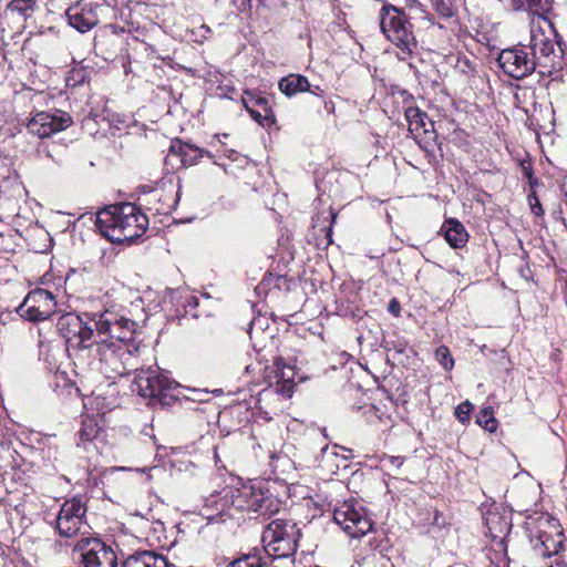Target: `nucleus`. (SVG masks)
Instances as JSON below:
<instances>
[{
    "instance_id": "1",
    "label": "nucleus",
    "mask_w": 567,
    "mask_h": 567,
    "mask_svg": "<svg viewBox=\"0 0 567 567\" xmlns=\"http://www.w3.org/2000/svg\"><path fill=\"white\" fill-rule=\"evenodd\" d=\"M96 337L80 360L106 379L124 377L136 370L140 344L133 342L136 322L123 310L105 309L93 318Z\"/></svg>"
},
{
    "instance_id": "2",
    "label": "nucleus",
    "mask_w": 567,
    "mask_h": 567,
    "mask_svg": "<svg viewBox=\"0 0 567 567\" xmlns=\"http://www.w3.org/2000/svg\"><path fill=\"white\" fill-rule=\"evenodd\" d=\"M95 226L112 243H131L146 231L148 218L135 204L122 203L100 210Z\"/></svg>"
},
{
    "instance_id": "3",
    "label": "nucleus",
    "mask_w": 567,
    "mask_h": 567,
    "mask_svg": "<svg viewBox=\"0 0 567 567\" xmlns=\"http://www.w3.org/2000/svg\"><path fill=\"white\" fill-rule=\"evenodd\" d=\"M223 508L228 507V513L220 512V519L225 515L233 516L230 511L256 513L259 516H271L279 512L280 502L277 497L264 492L260 486L244 484L237 488H230L221 499Z\"/></svg>"
},
{
    "instance_id": "4",
    "label": "nucleus",
    "mask_w": 567,
    "mask_h": 567,
    "mask_svg": "<svg viewBox=\"0 0 567 567\" xmlns=\"http://www.w3.org/2000/svg\"><path fill=\"white\" fill-rule=\"evenodd\" d=\"M558 34L548 24L547 30L540 27H532L528 49L532 51V59L536 66L540 68L539 73L549 76L557 74L565 66L564 51L557 40Z\"/></svg>"
},
{
    "instance_id": "5",
    "label": "nucleus",
    "mask_w": 567,
    "mask_h": 567,
    "mask_svg": "<svg viewBox=\"0 0 567 567\" xmlns=\"http://www.w3.org/2000/svg\"><path fill=\"white\" fill-rule=\"evenodd\" d=\"M300 530L295 523L276 518L264 529L261 543L268 558L287 559L293 564Z\"/></svg>"
},
{
    "instance_id": "6",
    "label": "nucleus",
    "mask_w": 567,
    "mask_h": 567,
    "mask_svg": "<svg viewBox=\"0 0 567 567\" xmlns=\"http://www.w3.org/2000/svg\"><path fill=\"white\" fill-rule=\"evenodd\" d=\"M379 18L382 33L401 51L400 59L405 60L416 49L412 24L405 12L395 6L384 4Z\"/></svg>"
},
{
    "instance_id": "7",
    "label": "nucleus",
    "mask_w": 567,
    "mask_h": 567,
    "mask_svg": "<svg viewBox=\"0 0 567 567\" xmlns=\"http://www.w3.org/2000/svg\"><path fill=\"white\" fill-rule=\"evenodd\" d=\"M102 312L78 315L68 312L62 315L56 322V329L60 336L65 339L69 348L78 351L80 359L90 343L95 340L96 328L93 318Z\"/></svg>"
},
{
    "instance_id": "8",
    "label": "nucleus",
    "mask_w": 567,
    "mask_h": 567,
    "mask_svg": "<svg viewBox=\"0 0 567 567\" xmlns=\"http://www.w3.org/2000/svg\"><path fill=\"white\" fill-rule=\"evenodd\" d=\"M136 374L132 383V391L151 402L168 405L177 398L175 391L178 388L176 381L164 374L158 368L135 370Z\"/></svg>"
},
{
    "instance_id": "9",
    "label": "nucleus",
    "mask_w": 567,
    "mask_h": 567,
    "mask_svg": "<svg viewBox=\"0 0 567 567\" xmlns=\"http://www.w3.org/2000/svg\"><path fill=\"white\" fill-rule=\"evenodd\" d=\"M334 522L352 538L369 533L373 522L367 508L357 499H346L333 509Z\"/></svg>"
},
{
    "instance_id": "10",
    "label": "nucleus",
    "mask_w": 567,
    "mask_h": 567,
    "mask_svg": "<svg viewBox=\"0 0 567 567\" xmlns=\"http://www.w3.org/2000/svg\"><path fill=\"white\" fill-rule=\"evenodd\" d=\"M73 557L83 567H117V556L111 546L96 537H82L73 547Z\"/></svg>"
},
{
    "instance_id": "11",
    "label": "nucleus",
    "mask_w": 567,
    "mask_h": 567,
    "mask_svg": "<svg viewBox=\"0 0 567 567\" xmlns=\"http://www.w3.org/2000/svg\"><path fill=\"white\" fill-rule=\"evenodd\" d=\"M56 309V301L52 292L37 288L31 290L22 303L17 308L18 315L29 321H44L49 319Z\"/></svg>"
},
{
    "instance_id": "12",
    "label": "nucleus",
    "mask_w": 567,
    "mask_h": 567,
    "mask_svg": "<svg viewBox=\"0 0 567 567\" xmlns=\"http://www.w3.org/2000/svg\"><path fill=\"white\" fill-rule=\"evenodd\" d=\"M86 502L82 496L65 501L56 517V529L63 537H73L85 527Z\"/></svg>"
},
{
    "instance_id": "13",
    "label": "nucleus",
    "mask_w": 567,
    "mask_h": 567,
    "mask_svg": "<svg viewBox=\"0 0 567 567\" xmlns=\"http://www.w3.org/2000/svg\"><path fill=\"white\" fill-rule=\"evenodd\" d=\"M73 125L72 116L64 111L38 112L27 124L30 134L39 138L50 137L52 134L62 132Z\"/></svg>"
},
{
    "instance_id": "14",
    "label": "nucleus",
    "mask_w": 567,
    "mask_h": 567,
    "mask_svg": "<svg viewBox=\"0 0 567 567\" xmlns=\"http://www.w3.org/2000/svg\"><path fill=\"white\" fill-rule=\"evenodd\" d=\"M497 62L508 76L520 80L536 69V62L530 56L527 47H514L501 51Z\"/></svg>"
},
{
    "instance_id": "15",
    "label": "nucleus",
    "mask_w": 567,
    "mask_h": 567,
    "mask_svg": "<svg viewBox=\"0 0 567 567\" xmlns=\"http://www.w3.org/2000/svg\"><path fill=\"white\" fill-rule=\"evenodd\" d=\"M241 102L250 116L264 128H271L275 125V113L266 96L257 92L245 91Z\"/></svg>"
},
{
    "instance_id": "16",
    "label": "nucleus",
    "mask_w": 567,
    "mask_h": 567,
    "mask_svg": "<svg viewBox=\"0 0 567 567\" xmlns=\"http://www.w3.org/2000/svg\"><path fill=\"white\" fill-rule=\"evenodd\" d=\"M40 0H11L4 11L3 19L11 31H20L24 22L39 6Z\"/></svg>"
},
{
    "instance_id": "17",
    "label": "nucleus",
    "mask_w": 567,
    "mask_h": 567,
    "mask_svg": "<svg viewBox=\"0 0 567 567\" xmlns=\"http://www.w3.org/2000/svg\"><path fill=\"white\" fill-rule=\"evenodd\" d=\"M204 154H206L208 157H213L208 151H204L189 143H184L181 140H174L171 143L169 151L165 161L167 164L174 166V158H178L181 166H190L197 164Z\"/></svg>"
},
{
    "instance_id": "18",
    "label": "nucleus",
    "mask_w": 567,
    "mask_h": 567,
    "mask_svg": "<svg viewBox=\"0 0 567 567\" xmlns=\"http://www.w3.org/2000/svg\"><path fill=\"white\" fill-rule=\"evenodd\" d=\"M100 7L75 6L66 11L68 20L71 27L84 33L99 23L97 9Z\"/></svg>"
},
{
    "instance_id": "19",
    "label": "nucleus",
    "mask_w": 567,
    "mask_h": 567,
    "mask_svg": "<svg viewBox=\"0 0 567 567\" xmlns=\"http://www.w3.org/2000/svg\"><path fill=\"white\" fill-rule=\"evenodd\" d=\"M530 542L535 553L543 557L558 555L564 546L563 534L560 532L551 535L545 530H539L535 537H530Z\"/></svg>"
},
{
    "instance_id": "20",
    "label": "nucleus",
    "mask_w": 567,
    "mask_h": 567,
    "mask_svg": "<svg viewBox=\"0 0 567 567\" xmlns=\"http://www.w3.org/2000/svg\"><path fill=\"white\" fill-rule=\"evenodd\" d=\"M440 233L443 234L447 244L454 249L465 247L470 237L464 225L455 218L446 219L443 223Z\"/></svg>"
},
{
    "instance_id": "21",
    "label": "nucleus",
    "mask_w": 567,
    "mask_h": 567,
    "mask_svg": "<svg viewBox=\"0 0 567 567\" xmlns=\"http://www.w3.org/2000/svg\"><path fill=\"white\" fill-rule=\"evenodd\" d=\"M122 567H169L167 559L152 550L136 551L130 555Z\"/></svg>"
},
{
    "instance_id": "22",
    "label": "nucleus",
    "mask_w": 567,
    "mask_h": 567,
    "mask_svg": "<svg viewBox=\"0 0 567 567\" xmlns=\"http://www.w3.org/2000/svg\"><path fill=\"white\" fill-rule=\"evenodd\" d=\"M102 419L96 415H83L81 421V427L79 434V446H86L87 443H92L101 433L103 425L101 424Z\"/></svg>"
},
{
    "instance_id": "23",
    "label": "nucleus",
    "mask_w": 567,
    "mask_h": 567,
    "mask_svg": "<svg viewBox=\"0 0 567 567\" xmlns=\"http://www.w3.org/2000/svg\"><path fill=\"white\" fill-rule=\"evenodd\" d=\"M405 118L409 123V130L413 134H427L434 131V123L425 112L417 107H408L405 110Z\"/></svg>"
},
{
    "instance_id": "24",
    "label": "nucleus",
    "mask_w": 567,
    "mask_h": 567,
    "mask_svg": "<svg viewBox=\"0 0 567 567\" xmlns=\"http://www.w3.org/2000/svg\"><path fill=\"white\" fill-rule=\"evenodd\" d=\"M279 90L288 97L310 90L308 79L301 74H288L279 81Z\"/></svg>"
},
{
    "instance_id": "25",
    "label": "nucleus",
    "mask_w": 567,
    "mask_h": 567,
    "mask_svg": "<svg viewBox=\"0 0 567 567\" xmlns=\"http://www.w3.org/2000/svg\"><path fill=\"white\" fill-rule=\"evenodd\" d=\"M147 209L154 210L156 214H167L176 204L177 198L163 194L158 188L151 192L145 199Z\"/></svg>"
},
{
    "instance_id": "26",
    "label": "nucleus",
    "mask_w": 567,
    "mask_h": 567,
    "mask_svg": "<svg viewBox=\"0 0 567 567\" xmlns=\"http://www.w3.org/2000/svg\"><path fill=\"white\" fill-rule=\"evenodd\" d=\"M476 423L488 432H495L497 420L493 415V409L491 406L482 409L476 416Z\"/></svg>"
},
{
    "instance_id": "27",
    "label": "nucleus",
    "mask_w": 567,
    "mask_h": 567,
    "mask_svg": "<svg viewBox=\"0 0 567 567\" xmlns=\"http://www.w3.org/2000/svg\"><path fill=\"white\" fill-rule=\"evenodd\" d=\"M227 567H268V561L259 555H246L233 561Z\"/></svg>"
},
{
    "instance_id": "28",
    "label": "nucleus",
    "mask_w": 567,
    "mask_h": 567,
    "mask_svg": "<svg viewBox=\"0 0 567 567\" xmlns=\"http://www.w3.org/2000/svg\"><path fill=\"white\" fill-rule=\"evenodd\" d=\"M288 371L290 372V374H286L285 371L281 372L282 382L280 383L278 381L276 385V392L280 393L285 398H291L293 393V370L291 368H288Z\"/></svg>"
},
{
    "instance_id": "29",
    "label": "nucleus",
    "mask_w": 567,
    "mask_h": 567,
    "mask_svg": "<svg viewBox=\"0 0 567 567\" xmlns=\"http://www.w3.org/2000/svg\"><path fill=\"white\" fill-rule=\"evenodd\" d=\"M433 10L440 18L449 19L454 14L452 0H431Z\"/></svg>"
},
{
    "instance_id": "30",
    "label": "nucleus",
    "mask_w": 567,
    "mask_h": 567,
    "mask_svg": "<svg viewBox=\"0 0 567 567\" xmlns=\"http://www.w3.org/2000/svg\"><path fill=\"white\" fill-rule=\"evenodd\" d=\"M435 359L444 368V370L450 371L454 367V360L447 347L441 346L435 351Z\"/></svg>"
},
{
    "instance_id": "31",
    "label": "nucleus",
    "mask_w": 567,
    "mask_h": 567,
    "mask_svg": "<svg viewBox=\"0 0 567 567\" xmlns=\"http://www.w3.org/2000/svg\"><path fill=\"white\" fill-rule=\"evenodd\" d=\"M258 8L270 12H280L286 7L285 0H257Z\"/></svg>"
},
{
    "instance_id": "32",
    "label": "nucleus",
    "mask_w": 567,
    "mask_h": 567,
    "mask_svg": "<svg viewBox=\"0 0 567 567\" xmlns=\"http://www.w3.org/2000/svg\"><path fill=\"white\" fill-rule=\"evenodd\" d=\"M473 404L468 401H465L456 406L455 416L462 423H466L470 420V414L473 410Z\"/></svg>"
},
{
    "instance_id": "33",
    "label": "nucleus",
    "mask_w": 567,
    "mask_h": 567,
    "mask_svg": "<svg viewBox=\"0 0 567 567\" xmlns=\"http://www.w3.org/2000/svg\"><path fill=\"white\" fill-rule=\"evenodd\" d=\"M503 8L511 12L528 10L525 0H498Z\"/></svg>"
},
{
    "instance_id": "34",
    "label": "nucleus",
    "mask_w": 567,
    "mask_h": 567,
    "mask_svg": "<svg viewBox=\"0 0 567 567\" xmlns=\"http://www.w3.org/2000/svg\"><path fill=\"white\" fill-rule=\"evenodd\" d=\"M528 10L538 13L547 12L550 9L551 0H525Z\"/></svg>"
},
{
    "instance_id": "35",
    "label": "nucleus",
    "mask_w": 567,
    "mask_h": 567,
    "mask_svg": "<svg viewBox=\"0 0 567 567\" xmlns=\"http://www.w3.org/2000/svg\"><path fill=\"white\" fill-rule=\"evenodd\" d=\"M527 199H528V204L530 206L532 213L535 214L536 216H543L544 209L542 207V204H540L536 193L530 192V194H528V196H527Z\"/></svg>"
},
{
    "instance_id": "36",
    "label": "nucleus",
    "mask_w": 567,
    "mask_h": 567,
    "mask_svg": "<svg viewBox=\"0 0 567 567\" xmlns=\"http://www.w3.org/2000/svg\"><path fill=\"white\" fill-rule=\"evenodd\" d=\"M39 152L43 153L47 157L51 158L55 163H61L62 162V156L60 154L54 155V153L48 146L41 147L39 150Z\"/></svg>"
},
{
    "instance_id": "37",
    "label": "nucleus",
    "mask_w": 567,
    "mask_h": 567,
    "mask_svg": "<svg viewBox=\"0 0 567 567\" xmlns=\"http://www.w3.org/2000/svg\"><path fill=\"white\" fill-rule=\"evenodd\" d=\"M389 311L394 315L395 317H398L400 315V311H401V307H400V303L396 299H391L390 303H389Z\"/></svg>"
},
{
    "instance_id": "38",
    "label": "nucleus",
    "mask_w": 567,
    "mask_h": 567,
    "mask_svg": "<svg viewBox=\"0 0 567 567\" xmlns=\"http://www.w3.org/2000/svg\"><path fill=\"white\" fill-rule=\"evenodd\" d=\"M551 567H567V553L559 555Z\"/></svg>"
},
{
    "instance_id": "39",
    "label": "nucleus",
    "mask_w": 567,
    "mask_h": 567,
    "mask_svg": "<svg viewBox=\"0 0 567 567\" xmlns=\"http://www.w3.org/2000/svg\"><path fill=\"white\" fill-rule=\"evenodd\" d=\"M409 7L411 10H414L416 13H420V14L425 13L424 6L416 0H412L411 3L409 4Z\"/></svg>"
},
{
    "instance_id": "40",
    "label": "nucleus",
    "mask_w": 567,
    "mask_h": 567,
    "mask_svg": "<svg viewBox=\"0 0 567 567\" xmlns=\"http://www.w3.org/2000/svg\"><path fill=\"white\" fill-rule=\"evenodd\" d=\"M233 3L239 11H245L250 7V0H233Z\"/></svg>"
},
{
    "instance_id": "41",
    "label": "nucleus",
    "mask_w": 567,
    "mask_h": 567,
    "mask_svg": "<svg viewBox=\"0 0 567 567\" xmlns=\"http://www.w3.org/2000/svg\"><path fill=\"white\" fill-rule=\"evenodd\" d=\"M259 329H261V319L252 320L250 323V331H249L250 339L254 338V333H256V331Z\"/></svg>"
},
{
    "instance_id": "42",
    "label": "nucleus",
    "mask_w": 567,
    "mask_h": 567,
    "mask_svg": "<svg viewBox=\"0 0 567 567\" xmlns=\"http://www.w3.org/2000/svg\"><path fill=\"white\" fill-rule=\"evenodd\" d=\"M528 183L532 192H535V188L540 184L539 179L534 177L533 172H528Z\"/></svg>"
},
{
    "instance_id": "43",
    "label": "nucleus",
    "mask_w": 567,
    "mask_h": 567,
    "mask_svg": "<svg viewBox=\"0 0 567 567\" xmlns=\"http://www.w3.org/2000/svg\"><path fill=\"white\" fill-rule=\"evenodd\" d=\"M388 462L392 466L399 468L403 464V458L401 456H389Z\"/></svg>"
},
{
    "instance_id": "44",
    "label": "nucleus",
    "mask_w": 567,
    "mask_h": 567,
    "mask_svg": "<svg viewBox=\"0 0 567 567\" xmlns=\"http://www.w3.org/2000/svg\"><path fill=\"white\" fill-rule=\"evenodd\" d=\"M328 214H329V218H330V220H331V224H330V225H332V224L336 221L337 213H336L332 208H330ZM331 231H332V227H331V226H329V227H328L327 237H329V238H330V236H331Z\"/></svg>"
},
{
    "instance_id": "45",
    "label": "nucleus",
    "mask_w": 567,
    "mask_h": 567,
    "mask_svg": "<svg viewBox=\"0 0 567 567\" xmlns=\"http://www.w3.org/2000/svg\"><path fill=\"white\" fill-rule=\"evenodd\" d=\"M9 29V25L6 24V19H3V13L0 14V33H6Z\"/></svg>"
},
{
    "instance_id": "46",
    "label": "nucleus",
    "mask_w": 567,
    "mask_h": 567,
    "mask_svg": "<svg viewBox=\"0 0 567 567\" xmlns=\"http://www.w3.org/2000/svg\"><path fill=\"white\" fill-rule=\"evenodd\" d=\"M224 155H225L227 158H230V159L235 161V159H236L237 152H236V151H234V150H228V148H226V150L224 151Z\"/></svg>"
},
{
    "instance_id": "47",
    "label": "nucleus",
    "mask_w": 567,
    "mask_h": 567,
    "mask_svg": "<svg viewBox=\"0 0 567 567\" xmlns=\"http://www.w3.org/2000/svg\"><path fill=\"white\" fill-rule=\"evenodd\" d=\"M324 110L328 112V113H333L334 112V103L332 101H324Z\"/></svg>"
},
{
    "instance_id": "48",
    "label": "nucleus",
    "mask_w": 567,
    "mask_h": 567,
    "mask_svg": "<svg viewBox=\"0 0 567 567\" xmlns=\"http://www.w3.org/2000/svg\"><path fill=\"white\" fill-rule=\"evenodd\" d=\"M308 92L312 93L316 96H320V97L323 95V90L320 86H315L313 90L310 87V90Z\"/></svg>"
},
{
    "instance_id": "49",
    "label": "nucleus",
    "mask_w": 567,
    "mask_h": 567,
    "mask_svg": "<svg viewBox=\"0 0 567 567\" xmlns=\"http://www.w3.org/2000/svg\"><path fill=\"white\" fill-rule=\"evenodd\" d=\"M523 172H524V175L528 178V172H533V168L529 164L523 165Z\"/></svg>"
},
{
    "instance_id": "50",
    "label": "nucleus",
    "mask_w": 567,
    "mask_h": 567,
    "mask_svg": "<svg viewBox=\"0 0 567 567\" xmlns=\"http://www.w3.org/2000/svg\"><path fill=\"white\" fill-rule=\"evenodd\" d=\"M4 34L6 33H0V47L3 44L4 42Z\"/></svg>"
},
{
    "instance_id": "51",
    "label": "nucleus",
    "mask_w": 567,
    "mask_h": 567,
    "mask_svg": "<svg viewBox=\"0 0 567 567\" xmlns=\"http://www.w3.org/2000/svg\"><path fill=\"white\" fill-rule=\"evenodd\" d=\"M486 350H487V346L484 344V346L481 347V352L483 354H485Z\"/></svg>"
},
{
    "instance_id": "52",
    "label": "nucleus",
    "mask_w": 567,
    "mask_h": 567,
    "mask_svg": "<svg viewBox=\"0 0 567 567\" xmlns=\"http://www.w3.org/2000/svg\"><path fill=\"white\" fill-rule=\"evenodd\" d=\"M192 300L194 302V306H197V298L196 297H192Z\"/></svg>"
}]
</instances>
